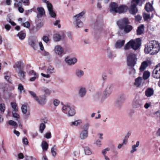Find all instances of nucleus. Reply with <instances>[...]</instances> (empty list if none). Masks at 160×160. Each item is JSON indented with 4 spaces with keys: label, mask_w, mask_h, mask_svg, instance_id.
<instances>
[{
    "label": "nucleus",
    "mask_w": 160,
    "mask_h": 160,
    "mask_svg": "<svg viewBox=\"0 0 160 160\" xmlns=\"http://www.w3.org/2000/svg\"><path fill=\"white\" fill-rule=\"evenodd\" d=\"M127 65L132 68V71L135 73V70L133 67L137 63V56L135 54L130 52L127 54Z\"/></svg>",
    "instance_id": "nucleus-3"
},
{
    "label": "nucleus",
    "mask_w": 160,
    "mask_h": 160,
    "mask_svg": "<svg viewBox=\"0 0 160 160\" xmlns=\"http://www.w3.org/2000/svg\"><path fill=\"white\" fill-rule=\"evenodd\" d=\"M84 72L80 68L76 69L75 71L74 75L77 78H82L84 75Z\"/></svg>",
    "instance_id": "nucleus-10"
},
{
    "label": "nucleus",
    "mask_w": 160,
    "mask_h": 160,
    "mask_svg": "<svg viewBox=\"0 0 160 160\" xmlns=\"http://www.w3.org/2000/svg\"><path fill=\"white\" fill-rule=\"evenodd\" d=\"M143 80L141 77H139L135 80L134 85L135 87H140L142 84V81Z\"/></svg>",
    "instance_id": "nucleus-20"
},
{
    "label": "nucleus",
    "mask_w": 160,
    "mask_h": 160,
    "mask_svg": "<svg viewBox=\"0 0 160 160\" xmlns=\"http://www.w3.org/2000/svg\"><path fill=\"white\" fill-rule=\"evenodd\" d=\"M45 125L44 123H42L40 124V131L41 133L43 132V131L45 128Z\"/></svg>",
    "instance_id": "nucleus-50"
},
{
    "label": "nucleus",
    "mask_w": 160,
    "mask_h": 160,
    "mask_svg": "<svg viewBox=\"0 0 160 160\" xmlns=\"http://www.w3.org/2000/svg\"><path fill=\"white\" fill-rule=\"evenodd\" d=\"M84 14L85 12L83 11L74 16L73 19L74 20L75 23L76 25V27L77 28L81 27L83 26V23L81 21L80 19Z\"/></svg>",
    "instance_id": "nucleus-6"
},
{
    "label": "nucleus",
    "mask_w": 160,
    "mask_h": 160,
    "mask_svg": "<svg viewBox=\"0 0 160 160\" xmlns=\"http://www.w3.org/2000/svg\"><path fill=\"white\" fill-rule=\"evenodd\" d=\"M22 25L25 27L28 28L30 27V24L29 22H26L25 23H23Z\"/></svg>",
    "instance_id": "nucleus-57"
},
{
    "label": "nucleus",
    "mask_w": 160,
    "mask_h": 160,
    "mask_svg": "<svg viewBox=\"0 0 160 160\" xmlns=\"http://www.w3.org/2000/svg\"><path fill=\"white\" fill-rule=\"evenodd\" d=\"M53 104L55 106H57L60 103V101L58 99H56L53 101Z\"/></svg>",
    "instance_id": "nucleus-61"
},
{
    "label": "nucleus",
    "mask_w": 160,
    "mask_h": 160,
    "mask_svg": "<svg viewBox=\"0 0 160 160\" xmlns=\"http://www.w3.org/2000/svg\"><path fill=\"white\" fill-rule=\"evenodd\" d=\"M82 121L81 120H78L74 122H71V125H73L74 126H77L79 125L80 124L82 123Z\"/></svg>",
    "instance_id": "nucleus-44"
},
{
    "label": "nucleus",
    "mask_w": 160,
    "mask_h": 160,
    "mask_svg": "<svg viewBox=\"0 0 160 160\" xmlns=\"http://www.w3.org/2000/svg\"><path fill=\"white\" fill-rule=\"evenodd\" d=\"M60 21L59 20H56L54 23V25L55 26H57L58 28H60L61 26L60 24Z\"/></svg>",
    "instance_id": "nucleus-53"
},
{
    "label": "nucleus",
    "mask_w": 160,
    "mask_h": 160,
    "mask_svg": "<svg viewBox=\"0 0 160 160\" xmlns=\"http://www.w3.org/2000/svg\"><path fill=\"white\" fill-rule=\"evenodd\" d=\"M42 147L43 150L47 151L48 148V145L46 141H43L42 144Z\"/></svg>",
    "instance_id": "nucleus-39"
},
{
    "label": "nucleus",
    "mask_w": 160,
    "mask_h": 160,
    "mask_svg": "<svg viewBox=\"0 0 160 160\" xmlns=\"http://www.w3.org/2000/svg\"><path fill=\"white\" fill-rule=\"evenodd\" d=\"M29 92L31 95L36 100H37L38 97L37 96L36 93L33 92L31 91H29Z\"/></svg>",
    "instance_id": "nucleus-49"
},
{
    "label": "nucleus",
    "mask_w": 160,
    "mask_h": 160,
    "mask_svg": "<svg viewBox=\"0 0 160 160\" xmlns=\"http://www.w3.org/2000/svg\"><path fill=\"white\" fill-rule=\"evenodd\" d=\"M139 145V142L138 141L136 142V144L133 145L132 147V150L130 151V153H133L137 150L136 148L138 147Z\"/></svg>",
    "instance_id": "nucleus-31"
},
{
    "label": "nucleus",
    "mask_w": 160,
    "mask_h": 160,
    "mask_svg": "<svg viewBox=\"0 0 160 160\" xmlns=\"http://www.w3.org/2000/svg\"><path fill=\"white\" fill-rule=\"evenodd\" d=\"M28 74L30 76H38V74L33 70L30 71L29 72Z\"/></svg>",
    "instance_id": "nucleus-48"
},
{
    "label": "nucleus",
    "mask_w": 160,
    "mask_h": 160,
    "mask_svg": "<svg viewBox=\"0 0 160 160\" xmlns=\"http://www.w3.org/2000/svg\"><path fill=\"white\" fill-rule=\"evenodd\" d=\"M118 8V5L115 3L112 2L111 3L110 6V11L111 12L113 13L117 12Z\"/></svg>",
    "instance_id": "nucleus-16"
},
{
    "label": "nucleus",
    "mask_w": 160,
    "mask_h": 160,
    "mask_svg": "<svg viewBox=\"0 0 160 160\" xmlns=\"http://www.w3.org/2000/svg\"><path fill=\"white\" fill-rule=\"evenodd\" d=\"M154 115L157 117L160 118V111H157L155 113Z\"/></svg>",
    "instance_id": "nucleus-64"
},
{
    "label": "nucleus",
    "mask_w": 160,
    "mask_h": 160,
    "mask_svg": "<svg viewBox=\"0 0 160 160\" xmlns=\"http://www.w3.org/2000/svg\"><path fill=\"white\" fill-rule=\"evenodd\" d=\"M141 44V41L140 38H138L135 40H131L126 44L124 49L128 50L131 47L134 50H137L139 48Z\"/></svg>",
    "instance_id": "nucleus-4"
},
{
    "label": "nucleus",
    "mask_w": 160,
    "mask_h": 160,
    "mask_svg": "<svg viewBox=\"0 0 160 160\" xmlns=\"http://www.w3.org/2000/svg\"><path fill=\"white\" fill-rule=\"evenodd\" d=\"M54 72V68L51 66H49L47 69V73L49 74Z\"/></svg>",
    "instance_id": "nucleus-40"
},
{
    "label": "nucleus",
    "mask_w": 160,
    "mask_h": 160,
    "mask_svg": "<svg viewBox=\"0 0 160 160\" xmlns=\"http://www.w3.org/2000/svg\"><path fill=\"white\" fill-rule=\"evenodd\" d=\"M57 151V149L56 148V145L53 146L52 147L51 149V152L52 155L55 157L56 155V152Z\"/></svg>",
    "instance_id": "nucleus-42"
},
{
    "label": "nucleus",
    "mask_w": 160,
    "mask_h": 160,
    "mask_svg": "<svg viewBox=\"0 0 160 160\" xmlns=\"http://www.w3.org/2000/svg\"><path fill=\"white\" fill-rule=\"evenodd\" d=\"M42 91L44 92L45 94L47 95H50L52 92L50 90L46 87L43 88Z\"/></svg>",
    "instance_id": "nucleus-38"
},
{
    "label": "nucleus",
    "mask_w": 160,
    "mask_h": 160,
    "mask_svg": "<svg viewBox=\"0 0 160 160\" xmlns=\"http://www.w3.org/2000/svg\"><path fill=\"white\" fill-rule=\"evenodd\" d=\"M107 55L108 58L112 59L116 56V55L113 53V52L111 50L110 48L108 47L107 48Z\"/></svg>",
    "instance_id": "nucleus-24"
},
{
    "label": "nucleus",
    "mask_w": 160,
    "mask_h": 160,
    "mask_svg": "<svg viewBox=\"0 0 160 160\" xmlns=\"http://www.w3.org/2000/svg\"><path fill=\"white\" fill-rule=\"evenodd\" d=\"M126 96L124 95L121 94L120 95L116 101V104L118 106L121 105L124 102Z\"/></svg>",
    "instance_id": "nucleus-15"
},
{
    "label": "nucleus",
    "mask_w": 160,
    "mask_h": 160,
    "mask_svg": "<svg viewBox=\"0 0 160 160\" xmlns=\"http://www.w3.org/2000/svg\"><path fill=\"white\" fill-rule=\"evenodd\" d=\"M21 110L22 112L26 114V115L28 116L30 114V113L27 109V106L26 105H23L21 107Z\"/></svg>",
    "instance_id": "nucleus-29"
},
{
    "label": "nucleus",
    "mask_w": 160,
    "mask_h": 160,
    "mask_svg": "<svg viewBox=\"0 0 160 160\" xmlns=\"http://www.w3.org/2000/svg\"><path fill=\"white\" fill-rule=\"evenodd\" d=\"M23 65V63L21 61L17 62L14 65L13 67L14 68H18L19 70L22 69V66Z\"/></svg>",
    "instance_id": "nucleus-32"
},
{
    "label": "nucleus",
    "mask_w": 160,
    "mask_h": 160,
    "mask_svg": "<svg viewBox=\"0 0 160 160\" xmlns=\"http://www.w3.org/2000/svg\"><path fill=\"white\" fill-rule=\"evenodd\" d=\"M139 2V0H132L131 5L129 8V11L131 14H135L138 12L136 6Z\"/></svg>",
    "instance_id": "nucleus-7"
},
{
    "label": "nucleus",
    "mask_w": 160,
    "mask_h": 160,
    "mask_svg": "<svg viewBox=\"0 0 160 160\" xmlns=\"http://www.w3.org/2000/svg\"><path fill=\"white\" fill-rule=\"evenodd\" d=\"M26 73L23 69L19 70L18 72V75L21 80H22L24 79L26 76Z\"/></svg>",
    "instance_id": "nucleus-21"
},
{
    "label": "nucleus",
    "mask_w": 160,
    "mask_h": 160,
    "mask_svg": "<svg viewBox=\"0 0 160 160\" xmlns=\"http://www.w3.org/2000/svg\"><path fill=\"white\" fill-rule=\"evenodd\" d=\"M144 29V27L143 25H141L139 26L137 31V34L140 35L143 32Z\"/></svg>",
    "instance_id": "nucleus-27"
},
{
    "label": "nucleus",
    "mask_w": 160,
    "mask_h": 160,
    "mask_svg": "<svg viewBox=\"0 0 160 160\" xmlns=\"http://www.w3.org/2000/svg\"><path fill=\"white\" fill-rule=\"evenodd\" d=\"M8 85L5 83H2L0 84V89H3L4 90H5V88H7Z\"/></svg>",
    "instance_id": "nucleus-51"
},
{
    "label": "nucleus",
    "mask_w": 160,
    "mask_h": 160,
    "mask_svg": "<svg viewBox=\"0 0 160 160\" xmlns=\"http://www.w3.org/2000/svg\"><path fill=\"white\" fill-rule=\"evenodd\" d=\"M143 17L145 20H147L150 18V15L149 14L144 13L143 14Z\"/></svg>",
    "instance_id": "nucleus-52"
},
{
    "label": "nucleus",
    "mask_w": 160,
    "mask_h": 160,
    "mask_svg": "<svg viewBox=\"0 0 160 160\" xmlns=\"http://www.w3.org/2000/svg\"><path fill=\"white\" fill-rule=\"evenodd\" d=\"M86 92V89L85 88L83 87H81L78 91V95L80 97H83L85 96Z\"/></svg>",
    "instance_id": "nucleus-19"
},
{
    "label": "nucleus",
    "mask_w": 160,
    "mask_h": 160,
    "mask_svg": "<svg viewBox=\"0 0 160 160\" xmlns=\"http://www.w3.org/2000/svg\"><path fill=\"white\" fill-rule=\"evenodd\" d=\"M42 39L46 43H47L49 40V38L48 37L46 36H43Z\"/></svg>",
    "instance_id": "nucleus-59"
},
{
    "label": "nucleus",
    "mask_w": 160,
    "mask_h": 160,
    "mask_svg": "<svg viewBox=\"0 0 160 160\" xmlns=\"http://www.w3.org/2000/svg\"><path fill=\"white\" fill-rule=\"evenodd\" d=\"M16 112L12 111V112L13 117L15 118V120L19 122V120L20 118L19 115Z\"/></svg>",
    "instance_id": "nucleus-37"
},
{
    "label": "nucleus",
    "mask_w": 160,
    "mask_h": 160,
    "mask_svg": "<svg viewBox=\"0 0 160 160\" xmlns=\"http://www.w3.org/2000/svg\"><path fill=\"white\" fill-rule=\"evenodd\" d=\"M61 38V36L58 34H55L53 35V39L55 41H58Z\"/></svg>",
    "instance_id": "nucleus-41"
},
{
    "label": "nucleus",
    "mask_w": 160,
    "mask_h": 160,
    "mask_svg": "<svg viewBox=\"0 0 160 160\" xmlns=\"http://www.w3.org/2000/svg\"><path fill=\"white\" fill-rule=\"evenodd\" d=\"M85 154L87 155H89L91 154L90 149L88 147H86L84 149Z\"/></svg>",
    "instance_id": "nucleus-46"
},
{
    "label": "nucleus",
    "mask_w": 160,
    "mask_h": 160,
    "mask_svg": "<svg viewBox=\"0 0 160 160\" xmlns=\"http://www.w3.org/2000/svg\"><path fill=\"white\" fill-rule=\"evenodd\" d=\"M154 90L152 88H148L145 91V95L147 97H150L154 94Z\"/></svg>",
    "instance_id": "nucleus-18"
},
{
    "label": "nucleus",
    "mask_w": 160,
    "mask_h": 160,
    "mask_svg": "<svg viewBox=\"0 0 160 160\" xmlns=\"http://www.w3.org/2000/svg\"><path fill=\"white\" fill-rule=\"evenodd\" d=\"M28 44L34 49H35L37 48L34 41L32 40H29L28 42Z\"/></svg>",
    "instance_id": "nucleus-45"
},
{
    "label": "nucleus",
    "mask_w": 160,
    "mask_h": 160,
    "mask_svg": "<svg viewBox=\"0 0 160 160\" xmlns=\"http://www.w3.org/2000/svg\"><path fill=\"white\" fill-rule=\"evenodd\" d=\"M22 2L25 5H29L30 3L29 0H22Z\"/></svg>",
    "instance_id": "nucleus-62"
},
{
    "label": "nucleus",
    "mask_w": 160,
    "mask_h": 160,
    "mask_svg": "<svg viewBox=\"0 0 160 160\" xmlns=\"http://www.w3.org/2000/svg\"><path fill=\"white\" fill-rule=\"evenodd\" d=\"M151 62L149 60L144 61L142 62L139 68L140 72L143 71L149 65L151 64Z\"/></svg>",
    "instance_id": "nucleus-14"
},
{
    "label": "nucleus",
    "mask_w": 160,
    "mask_h": 160,
    "mask_svg": "<svg viewBox=\"0 0 160 160\" xmlns=\"http://www.w3.org/2000/svg\"><path fill=\"white\" fill-rule=\"evenodd\" d=\"M76 113V112L74 109L71 107L69 109L68 112L66 113L68 117H72L74 116Z\"/></svg>",
    "instance_id": "nucleus-26"
},
{
    "label": "nucleus",
    "mask_w": 160,
    "mask_h": 160,
    "mask_svg": "<svg viewBox=\"0 0 160 160\" xmlns=\"http://www.w3.org/2000/svg\"><path fill=\"white\" fill-rule=\"evenodd\" d=\"M19 39L21 40H23L24 39L26 36V34L22 31H21L17 34Z\"/></svg>",
    "instance_id": "nucleus-34"
},
{
    "label": "nucleus",
    "mask_w": 160,
    "mask_h": 160,
    "mask_svg": "<svg viewBox=\"0 0 160 160\" xmlns=\"http://www.w3.org/2000/svg\"><path fill=\"white\" fill-rule=\"evenodd\" d=\"M54 51L56 54L61 56L63 52V49L61 46L57 45L54 48Z\"/></svg>",
    "instance_id": "nucleus-13"
},
{
    "label": "nucleus",
    "mask_w": 160,
    "mask_h": 160,
    "mask_svg": "<svg viewBox=\"0 0 160 160\" xmlns=\"http://www.w3.org/2000/svg\"><path fill=\"white\" fill-rule=\"evenodd\" d=\"M11 105L12 108L14 109L13 111L17 112L18 111V108L15 102H12L11 103Z\"/></svg>",
    "instance_id": "nucleus-43"
},
{
    "label": "nucleus",
    "mask_w": 160,
    "mask_h": 160,
    "mask_svg": "<svg viewBox=\"0 0 160 160\" xmlns=\"http://www.w3.org/2000/svg\"><path fill=\"white\" fill-rule=\"evenodd\" d=\"M65 61L66 63L68 65L72 66L77 63V59L75 57L72 58L67 57L65 58Z\"/></svg>",
    "instance_id": "nucleus-11"
},
{
    "label": "nucleus",
    "mask_w": 160,
    "mask_h": 160,
    "mask_svg": "<svg viewBox=\"0 0 160 160\" xmlns=\"http://www.w3.org/2000/svg\"><path fill=\"white\" fill-rule=\"evenodd\" d=\"M8 123L10 125L12 126H16L17 124L16 122L12 120H9Z\"/></svg>",
    "instance_id": "nucleus-56"
},
{
    "label": "nucleus",
    "mask_w": 160,
    "mask_h": 160,
    "mask_svg": "<svg viewBox=\"0 0 160 160\" xmlns=\"http://www.w3.org/2000/svg\"><path fill=\"white\" fill-rule=\"evenodd\" d=\"M4 74L5 75L4 78L7 81H9L10 77L9 76L7 75L8 74V72H5Z\"/></svg>",
    "instance_id": "nucleus-58"
},
{
    "label": "nucleus",
    "mask_w": 160,
    "mask_h": 160,
    "mask_svg": "<svg viewBox=\"0 0 160 160\" xmlns=\"http://www.w3.org/2000/svg\"><path fill=\"white\" fill-rule=\"evenodd\" d=\"M71 107L68 104L63 105L62 108V111L63 113L66 114Z\"/></svg>",
    "instance_id": "nucleus-33"
},
{
    "label": "nucleus",
    "mask_w": 160,
    "mask_h": 160,
    "mask_svg": "<svg viewBox=\"0 0 160 160\" xmlns=\"http://www.w3.org/2000/svg\"><path fill=\"white\" fill-rule=\"evenodd\" d=\"M150 76V73L148 71H145L144 72L143 75V79L146 80Z\"/></svg>",
    "instance_id": "nucleus-36"
},
{
    "label": "nucleus",
    "mask_w": 160,
    "mask_h": 160,
    "mask_svg": "<svg viewBox=\"0 0 160 160\" xmlns=\"http://www.w3.org/2000/svg\"><path fill=\"white\" fill-rule=\"evenodd\" d=\"M160 50V44L156 41H152L145 46L144 51L146 53H150L154 55L158 53Z\"/></svg>",
    "instance_id": "nucleus-2"
},
{
    "label": "nucleus",
    "mask_w": 160,
    "mask_h": 160,
    "mask_svg": "<svg viewBox=\"0 0 160 160\" xmlns=\"http://www.w3.org/2000/svg\"><path fill=\"white\" fill-rule=\"evenodd\" d=\"M47 100V97L45 95L40 96L39 98H38L37 101L40 104H44Z\"/></svg>",
    "instance_id": "nucleus-17"
},
{
    "label": "nucleus",
    "mask_w": 160,
    "mask_h": 160,
    "mask_svg": "<svg viewBox=\"0 0 160 160\" xmlns=\"http://www.w3.org/2000/svg\"><path fill=\"white\" fill-rule=\"evenodd\" d=\"M47 8L51 17L53 18H55L56 15L55 12L53 10V6L51 3H48Z\"/></svg>",
    "instance_id": "nucleus-12"
},
{
    "label": "nucleus",
    "mask_w": 160,
    "mask_h": 160,
    "mask_svg": "<svg viewBox=\"0 0 160 160\" xmlns=\"http://www.w3.org/2000/svg\"><path fill=\"white\" fill-rule=\"evenodd\" d=\"M113 87V85L111 83L108 84L107 85L103 93V98L105 99L109 97L112 92Z\"/></svg>",
    "instance_id": "nucleus-8"
},
{
    "label": "nucleus",
    "mask_w": 160,
    "mask_h": 160,
    "mask_svg": "<svg viewBox=\"0 0 160 160\" xmlns=\"http://www.w3.org/2000/svg\"><path fill=\"white\" fill-rule=\"evenodd\" d=\"M145 9L148 12H151L153 10V8L152 5L149 2L146 4Z\"/></svg>",
    "instance_id": "nucleus-30"
},
{
    "label": "nucleus",
    "mask_w": 160,
    "mask_h": 160,
    "mask_svg": "<svg viewBox=\"0 0 160 160\" xmlns=\"http://www.w3.org/2000/svg\"><path fill=\"white\" fill-rule=\"evenodd\" d=\"M131 135V133L129 132H128L126 136L124 137V139L123 140V142L122 143L124 145L126 144L128 142V139Z\"/></svg>",
    "instance_id": "nucleus-35"
},
{
    "label": "nucleus",
    "mask_w": 160,
    "mask_h": 160,
    "mask_svg": "<svg viewBox=\"0 0 160 160\" xmlns=\"http://www.w3.org/2000/svg\"><path fill=\"white\" fill-rule=\"evenodd\" d=\"M37 10L38 12V13L37 14V17L38 18L39 17L42 16L45 13V11L42 8H37Z\"/></svg>",
    "instance_id": "nucleus-28"
},
{
    "label": "nucleus",
    "mask_w": 160,
    "mask_h": 160,
    "mask_svg": "<svg viewBox=\"0 0 160 160\" xmlns=\"http://www.w3.org/2000/svg\"><path fill=\"white\" fill-rule=\"evenodd\" d=\"M128 20L127 18H124L120 20L117 22L119 30L118 32L120 35H122L125 33H128L132 29V26L129 25Z\"/></svg>",
    "instance_id": "nucleus-1"
},
{
    "label": "nucleus",
    "mask_w": 160,
    "mask_h": 160,
    "mask_svg": "<svg viewBox=\"0 0 160 160\" xmlns=\"http://www.w3.org/2000/svg\"><path fill=\"white\" fill-rule=\"evenodd\" d=\"M124 43V40H118L115 44V48H120L123 45Z\"/></svg>",
    "instance_id": "nucleus-25"
},
{
    "label": "nucleus",
    "mask_w": 160,
    "mask_h": 160,
    "mask_svg": "<svg viewBox=\"0 0 160 160\" xmlns=\"http://www.w3.org/2000/svg\"><path fill=\"white\" fill-rule=\"evenodd\" d=\"M95 144L97 147H100L102 145L101 141L99 140H97L95 143Z\"/></svg>",
    "instance_id": "nucleus-60"
},
{
    "label": "nucleus",
    "mask_w": 160,
    "mask_h": 160,
    "mask_svg": "<svg viewBox=\"0 0 160 160\" xmlns=\"http://www.w3.org/2000/svg\"><path fill=\"white\" fill-rule=\"evenodd\" d=\"M135 17L136 20L138 21L141 20L142 18V17L139 15L135 16Z\"/></svg>",
    "instance_id": "nucleus-63"
},
{
    "label": "nucleus",
    "mask_w": 160,
    "mask_h": 160,
    "mask_svg": "<svg viewBox=\"0 0 160 160\" xmlns=\"http://www.w3.org/2000/svg\"><path fill=\"white\" fill-rule=\"evenodd\" d=\"M18 89L20 91V93H22V92H25V91L24 90L22 84L18 85Z\"/></svg>",
    "instance_id": "nucleus-47"
},
{
    "label": "nucleus",
    "mask_w": 160,
    "mask_h": 160,
    "mask_svg": "<svg viewBox=\"0 0 160 160\" xmlns=\"http://www.w3.org/2000/svg\"><path fill=\"white\" fill-rule=\"evenodd\" d=\"M142 104V101L139 98H135L132 101V107L133 108H140Z\"/></svg>",
    "instance_id": "nucleus-9"
},
{
    "label": "nucleus",
    "mask_w": 160,
    "mask_h": 160,
    "mask_svg": "<svg viewBox=\"0 0 160 160\" xmlns=\"http://www.w3.org/2000/svg\"><path fill=\"white\" fill-rule=\"evenodd\" d=\"M127 7L125 5H121L118 7L117 12L119 13L125 12L127 9Z\"/></svg>",
    "instance_id": "nucleus-23"
},
{
    "label": "nucleus",
    "mask_w": 160,
    "mask_h": 160,
    "mask_svg": "<svg viewBox=\"0 0 160 160\" xmlns=\"http://www.w3.org/2000/svg\"><path fill=\"white\" fill-rule=\"evenodd\" d=\"M152 77L156 79L160 78V71L156 69L155 68L153 70L152 73Z\"/></svg>",
    "instance_id": "nucleus-22"
},
{
    "label": "nucleus",
    "mask_w": 160,
    "mask_h": 160,
    "mask_svg": "<svg viewBox=\"0 0 160 160\" xmlns=\"http://www.w3.org/2000/svg\"><path fill=\"white\" fill-rule=\"evenodd\" d=\"M89 126L88 123H86L82 127L79 135V137L81 140H85L88 137Z\"/></svg>",
    "instance_id": "nucleus-5"
},
{
    "label": "nucleus",
    "mask_w": 160,
    "mask_h": 160,
    "mask_svg": "<svg viewBox=\"0 0 160 160\" xmlns=\"http://www.w3.org/2000/svg\"><path fill=\"white\" fill-rule=\"evenodd\" d=\"M110 150L109 148H107L105 149H103L102 151V153L104 156L106 155L107 152Z\"/></svg>",
    "instance_id": "nucleus-54"
},
{
    "label": "nucleus",
    "mask_w": 160,
    "mask_h": 160,
    "mask_svg": "<svg viewBox=\"0 0 160 160\" xmlns=\"http://www.w3.org/2000/svg\"><path fill=\"white\" fill-rule=\"evenodd\" d=\"M5 109V105L4 104H0V110L1 111L4 112Z\"/></svg>",
    "instance_id": "nucleus-55"
}]
</instances>
